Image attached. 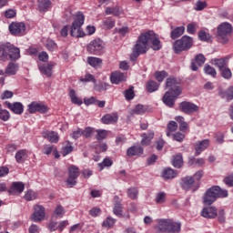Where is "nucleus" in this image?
<instances>
[{
	"instance_id": "62",
	"label": "nucleus",
	"mask_w": 233,
	"mask_h": 233,
	"mask_svg": "<svg viewBox=\"0 0 233 233\" xmlns=\"http://www.w3.org/2000/svg\"><path fill=\"white\" fill-rule=\"evenodd\" d=\"M54 214L56 216H58V218H63V216H65V208H63V206L58 205L56 206Z\"/></svg>"
},
{
	"instance_id": "59",
	"label": "nucleus",
	"mask_w": 233,
	"mask_h": 233,
	"mask_svg": "<svg viewBox=\"0 0 233 233\" xmlns=\"http://www.w3.org/2000/svg\"><path fill=\"white\" fill-rule=\"evenodd\" d=\"M198 37H199L200 41H206L207 43H208V41H210V39H211L210 34H208L205 31H200L198 33Z\"/></svg>"
},
{
	"instance_id": "16",
	"label": "nucleus",
	"mask_w": 233,
	"mask_h": 233,
	"mask_svg": "<svg viewBox=\"0 0 233 233\" xmlns=\"http://www.w3.org/2000/svg\"><path fill=\"white\" fill-rule=\"evenodd\" d=\"M5 105L13 112V114H16L17 116H21L23 112H25V106L21 102H15V103H10V102H5Z\"/></svg>"
},
{
	"instance_id": "28",
	"label": "nucleus",
	"mask_w": 233,
	"mask_h": 233,
	"mask_svg": "<svg viewBox=\"0 0 233 233\" xmlns=\"http://www.w3.org/2000/svg\"><path fill=\"white\" fill-rule=\"evenodd\" d=\"M141 154H143V147L139 146H133L129 147L127 151V155L130 157L134 156H141Z\"/></svg>"
},
{
	"instance_id": "60",
	"label": "nucleus",
	"mask_w": 233,
	"mask_h": 233,
	"mask_svg": "<svg viewBox=\"0 0 233 233\" xmlns=\"http://www.w3.org/2000/svg\"><path fill=\"white\" fill-rule=\"evenodd\" d=\"M96 139L98 141H103V139H106V136H107V132L106 130L105 129H98L96 130Z\"/></svg>"
},
{
	"instance_id": "47",
	"label": "nucleus",
	"mask_w": 233,
	"mask_h": 233,
	"mask_svg": "<svg viewBox=\"0 0 233 233\" xmlns=\"http://www.w3.org/2000/svg\"><path fill=\"white\" fill-rule=\"evenodd\" d=\"M46 48H47L49 52H55V50H57V44L52 39H47L46 42Z\"/></svg>"
},
{
	"instance_id": "2",
	"label": "nucleus",
	"mask_w": 233,
	"mask_h": 233,
	"mask_svg": "<svg viewBox=\"0 0 233 233\" xmlns=\"http://www.w3.org/2000/svg\"><path fill=\"white\" fill-rule=\"evenodd\" d=\"M21 57V50L10 43L0 44V61H17Z\"/></svg>"
},
{
	"instance_id": "61",
	"label": "nucleus",
	"mask_w": 233,
	"mask_h": 233,
	"mask_svg": "<svg viewBox=\"0 0 233 233\" xmlns=\"http://www.w3.org/2000/svg\"><path fill=\"white\" fill-rule=\"evenodd\" d=\"M54 150H56V146H54V145H45L44 146V154L46 156H50V154H52V152H54Z\"/></svg>"
},
{
	"instance_id": "27",
	"label": "nucleus",
	"mask_w": 233,
	"mask_h": 233,
	"mask_svg": "<svg viewBox=\"0 0 233 233\" xmlns=\"http://www.w3.org/2000/svg\"><path fill=\"white\" fill-rule=\"evenodd\" d=\"M141 137V145H143V147H148L150 145V141L154 139V131L144 133L142 134Z\"/></svg>"
},
{
	"instance_id": "43",
	"label": "nucleus",
	"mask_w": 233,
	"mask_h": 233,
	"mask_svg": "<svg viewBox=\"0 0 233 233\" xmlns=\"http://www.w3.org/2000/svg\"><path fill=\"white\" fill-rule=\"evenodd\" d=\"M0 119L2 121H8L10 119V112L3 108V106L0 104Z\"/></svg>"
},
{
	"instance_id": "13",
	"label": "nucleus",
	"mask_w": 233,
	"mask_h": 233,
	"mask_svg": "<svg viewBox=\"0 0 233 233\" xmlns=\"http://www.w3.org/2000/svg\"><path fill=\"white\" fill-rule=\"evenodd\" d=\"M26 31V25L23 22L12 23L9 25V32L12 35H23Z\"/></svg>"
},
{
	"instance_id": "51",
	"label": "nucleus",
	"mask_w": 233,
	"mask_h": 233,
	"mask_svg": "<svg viewBox=\"0 0 233 233\" xmlns=\"http://www.w3.org/2000/svg\"><path fill=\"white\" fill-rule=\"evenodd\" d=\"M167 136L170 137V132H176L177 130V123L176 121H170L167 125Z\"/></svg>"
},
{
	"instance_id": "64",
	"label": "nucleus",
	"mask_w": 233,
	"mask_h": 233,
	"mask_svg": "<svg viewBox=\"0 0 233 233\" xmlns=\"http://www.w3.org/2000/svg\"><path fill=\"white\" fill-rule=\"evenodd\" d=\"M224 183L228 186V187H233V174L229 175L228 177H226L224 178Z\"/></svg>"
},
{
	"instance_id": "24",
	"label": "nucleus",
	"mask_w": 233,
	"mask_h": 233,
	"mask_svg": "<svg viewBox=\"0 0 233 233\" xmlns=\"http://www.w3.org/2000/svg\"><path fill=\"white\" fill-rule=\"evenodd\" d=\"M115 207L113 208V212L116 216H123V205H121V199L119 197H114Z\"/></svg>"
},
{
	"instance_id": "38",
	"label": "nucleus",
	"mask_w": 233,
	"mask_h": 233,
	"mask_svg": "<svg viewBox=\"0 0 233 233\" xmlns=\"http://www.w3.org/2000/svg\"><path fill=\"white\" fill-rule=\"evenodd\" d=\"M124 97L127 101H132L136 97V93L134 92V86H130L128 89H126L124 92Z\"/></svg>"
},
{
	"instance_id": "22",
	"label": "nucleus",
	"mask_w": 233,
	"mask_h": 233,
	"mask_svg": "<svg viewBox=\"0 0 233 233\" xmlns=\"http://www.w3.org/2000/svg\"><path fill=\"white\" fill-rule=\"evenodd\" d=\"M110 79L113 85H119V83L127 80V76L121 72H115L111 74Z\"/></svg>"
},
{
	"instance_id": "57",
	"label": "nucleus",
	"mask_w": 233,
	"mask_h": 233,
	"mask_svg": "<svg viewBox=\"0 0 233 233\" xmlns=\"http://www.w3.org/2000/svg\"><path fill=\"white\" fill-rule=\"evenodd\" d=\"M74 151V147H72V143L67 142V145L62 148V156H68L71 152Z\"/></svg>"
},
{
	"instance_id": "12",
	"label": "nucleus",
	"mask_w": 233,
	"mask_h": 233,
	"mask_svg": "<svg viewBox=\"0 0 233 233\" xmlns=\"http://www.w3.org/2000/svg\"><path fill=\"white\" fill-rule=\"evenodd\" d=\"M27 110L29 114H35V112H40V114H46V112H48V106L34 101L27 106Z\"/></svg>"
},
{
	"instance_id": "55",
	"label": "nucleus",
	"mask_w": 233,
	"mask_h": 233,
	"mask_svg": "<svg viewBox=\"0 0 233 233\" xmlns=\"http://www.w3.org/2000/svg\"><path fill=\"white\" fill-rule=\"evenodd\" d=\"M116 224V219L108 217L104 222L102 223V227H105V228H112L114 225Z\"/></svg>"
},
{
	"instance_id": "7",
	"label": "nucleus",
	"mask_w": 233,
	"mask_h": 233,
	"mask_svg": "<svg viewBox=\"0 0 233 233\" xmlns=\"http://www.w3.org/2000/svg\"><path fill=\"white\" fill-rule=\"evenodd\" d=\"M194 45V39L188 35H184L180 39L175 41L173 48L175 54H181V52H187L190 50Z\"/></svg>"
},
{
	"instance_id": "1",
	"label": "nucleus",
	"mask_w": 233,
	"mask_h": 233,
	"mask_svg": "<svg viewBox=\"0 0 233 233\" xmlns=\"http://www.w3.org/2000/svg\"><path fill=\"white\" fill-rule=\"evenodd\" d=\"M166 88H168V91L165 93L162 101L167 106L173 108L176 99L181 96V86L176 77L170 76L166 81Z\"/></svg>"
},
{
	"instance_id": "54",
	"label": "nucleus",
	"mask_w": 233,
	"mask_h": 233,
	"mask_svg": "<svg viewBox=\"0 0 233 233\" xmlns=\"http://www.w3.org/2000/svg\"><path fill=\"white\" fill-rule=\"evenodd\" d=\"M220 72L224 79H230L232 77V71L228 66L220 69Z\"/></svg>"
},
{
	"instance_id": "53",
	"label": "nucleus",
	"mask_w": 233,
	"mask_h": 233,
	"mask_svg": "<svg viewBox=\"0 0 233 233\" xmlns=\"http://www.w3.org/2000/svg\"><path fill=\"white\" fill-rule=\"evenodd\" d=\"M68 171H69V177H76V179L77 177H79V167L76 166H71Z\"/></svg>"
},
{
	"instance_id": "5",
	"label": "nucleus",
	"mask_w": 233,
	"mask_h": 233,
	"mask_svg": "<svg viewBox=\"0 0 233 233\" xmlns=\"http://www.w3.org/2000/svg\"><path fill=\"white\" fill-rule=\"evenodd\" d=\"M228 191L221 189L218 186H214L207 190L204 196L203 203L205 205H212L218 198H228Z\"/></svg>"
},
{
	"instance_id": "58",
	"label": "nucleus",
	"mask_w": 233,
	"mask_h": 233,
	"mask_svg": "<svg viewBox=\"0 0 233 233\" xmlns=\"http://www.w3.org/2000/svg\"><path fill=\"white\" fill-rule=\"evenodd\" d=\"M137 194H139V191H137V188L136 187L127 189V196L130 198V199H137Z\"/></svg>"
},
{
	"instance_id": "49",
	"label": "nucleus",
	"mask_w": 233,
	"mask_h": 233,
	"mask_svg": "<svg viewBox=\"0 0 233 233\" xmlns=\"http://www.w3.org/2000/svg\"><path fill=\"white\" fill-rule=\"evenodd\" d=\"M155 77L158 83H162L165 77H168V73H167V71H157L155 73Z\"/></svg>"
},
{
	"instance_id": "25",
	"label": "nucleus",
	"mask_w": 233,
	"mask_h": 233,
	"mask_svg": "<svg viewBox=\"0 0 233 233\" xmlns=\"http://www.w3.org/2000/svg\"><path fill=\"white\" fill-rule=\"evenodd\" d=\"M214 66H217L218 70H223V68H227V65H228V58H216L211 61Z\"/></svg>"
},
{
	"instance_id": "19",
	"label": "nucleus",
	"mask_w": 233,
	"mask_h": 233,
	"mask_svg": "<svg viewBox=\"0 0 233 233\" xmlns=\"http://www.w3.org/2000/svg\"><path fill=\"white\" fill-rule=\"evenodd\" d=\"M210 146V140L204 139L202 141H198L195 144V150H196V156H199L201 152L204 150H207L208 147Z\"/></svg>"
},
{
	"instance_id": "31",
	"label": "nucleus",
	"mask_w": 233,
	"mask_h": 233,
	"mask_svg": "<svg viewBox=\"0 0 233 233\" xmlns=\"http://www.w3.org/2000/svg\"><path fill=\"white\" fill-rule=\"evenodd\" d=\"M194 187V177H186L182 179V187L185 190H188Z\"/></svg>"
},
{
	"instance_id": "35",
	"label": "nucleus",
	"mask_w": 233,
	"mask_h": 233,
	"mask_svg": "<svg viewBox=\"0 0 233 233\" xmlns=\"http://www.w3.org/2000/svg\"><path fill=\"white\" fill-rule=\"evenodd\" d=\"M183 34H185V26L176 27L171 31V39H177V37H181Z\"/></svg>"
},
{
	"instance_id": "9",
	"label": "nucleus",
	"mask_w": 233,
	"mask_h": 233,
	"mask_svg": "<svg viewBox=\"0 0 233 233\" xmlns=\"http://www.w3.org/2000/svg\"><path fill=\"white\" fill-rule=\"evenodd\" d=\"M33 214L31 215V221L35 223H39L45 219V216L46 214V210L43 205L35 204L33 208Z\"/></svg>"
},
{
	"instance_id": "46",
	"label": "nucleus",
	"mask_w": 233,
	"mask_h": 233,
	"mask_svg": "<svg viewBox=\"0 0 233 233\" xmlns=\"http://www.w3.org/2000/svg\"><path fill=\"white\" fill-rule=\"evenodd\" d=\"M204 72L208 76H211V77H216V76H218V72H216V68L212 67L210 65H207L204 66Z\"/></svg>"
},
{
	"instance_id": "29",
	"label": "nucleus",
	"mask_w": 233,
	"mask_h": 233,
	"mask_svg": "<svg viewBox=\"0 0 233 233\" xmlns=\"http://www.w3.org/2000/svg\"><path fill=\"white\" fill-rule=\"evenodd\" d=\"M52 2L50 0H37V10L39 12H46L50 8Z\"/></svg>"
},
{
	"instance_id": "6",
	"label": "nucleus",
	"mask_w": 233,
	"mask_h": 233,
	"mask_svg": "<svg viewBox=\"0 0 233 233\" xmlns=\"http://www.w3.org/2000/svg\"><path fill=\"white\" fill-rule=\"evenodd\" d=\"M74 22L72 23L71 25V31H70V35L72 37H85V33L83 32V29L81 26L85 25V15L83 13L78 12L74 18Z\"/></svg>"
},
{
	"instance_id": "32",
	"label": "nucleus",
	"mask_w": 233,
	"mask_h": 233,
	"mask_svg": "<svg viewBox=\"0 0 233 233\" xmlns=\"http://www.w3.org/2000/svg\"><path fill=\"white\" fill-rule=\"evenodd\" d=\"M222 99H227V101H232L233 99V86H229L227 91H221L219 93Z\"/></svg>"
},
{
	"instance_id": "40",
	"label": "nucleus",
	"mask_w": 233,
	"mask_h": 233,
	"mask_svg": "<svg viewBox=\"0 0 233 233\" xmlns=\"http://www.w3.org/2000/svg\"><path fill=\"white\" fill-rule=\"evenodd\" d=\"M217 218L218 223H220L221 225H225V223H227V213L225 212V209L220 208L218 211Z\"/></svg>"
},
{
	"instance_id": "63",
	"label": "nucleus",
	"mask_w": 233,
	"mask_h": 233,
	"mask_svg": "<svg viewBox=\"0 0 233 233\" xmlns=\"http://www.w3.org/2000/svg\"><path fill=\"white\" fill-rule=\"evenodd\" d=\"M92 134H94V129L92 127H86L85 130H82V136H84V137H92Z\"/></svg>"
},
{
	"instance_id": "45",
	"label": "nucleus",
	"mask_w": 233,
	"mask_h": 233,
	"mask_svg": "<svg viewBox=\"0 0 233 233\" xmlns=\"http://www.w3.org/2000/svg\"><path fill=\"white\" fill-rule=\"evenodd\" d=\"M157 88H159V84H157L156 81H149L147 85V90L150 94H152V92H156Z\"/></svg>"
},
{
	"instance_id": "34",
	"label": "nucleus",
	"mask_w": 233,
	"mask_h": 233,
	"mask_svg": "<svg viewBox=\"0 0 233 233\" xmlns=\"http://www.w3.org/2000/svg\"><path fill=\"white\" fill-rule=\"evenodd\" d=\"M87 63L90 66H93V68H97V66L102 65L103 60L96 56H89L87 57Z\"/></svg>"
},
{
	"instance_id": "11",
	"label": "nucleus",
	"mask_w": 233,
	"mask_h": 233,
	"mask_svg": "<svg viewBox=\"0 0 233 233\" xmlns=\"http://www.w3.org/2000/svg\"><path fill=\"white\" fill-rule=\"evenodd\" d=\"M146 35L147 38V45L151 44V48L154 50H161V41L157 35L154 33V31H147L146 32Z\"/></svg>"
},
{
	"instance_id": "56",
	"label": "nucleus",
	"mask_w": 233,
	"mask_h": 233,
	"mask_svg": "<svg viewBox=\"0 0 233 233\" xmlns=\"http://www.w3.org/2000/svg\"><path fill=\"white\" fill-rule=\"evenodd\" d=\"M208 5L205 1L198 0L196 3L195 10L197 12H201L202 10H205Z\"/></svg>"
},
{
	"instance_id": "17",
	"label": "nucleus",
	"mask_w": 233,
	"mask_h": 233,
	"mask_svg": "<svg viewBox=\"0 0 233 233\" xmlns=\"http://www.w3.org/2000/svg\"><path fill=\"white\" fill-rule=\"evenodd\" d=\"M25 190V184L23 182H13L8 194L14 196L15 194H21Z\"/></svg>"
},
{
	"instance_id": "41",
	"label": "nucleus",
	"mask_w": 233,
	"mask_h": 233,
	"mask_svg": "<svg viewBox=\"0 0 233 233\" xmlns=\"http://www.w3.org/2000/svg\"><path fill=\"white\" fill-rule=\"evenodd\" d=\"M176 121H177V123H179V130L181 132H185V130H187L188 128V124L187 122H185V117L177 116Z\"/></svg>"
},
{
	"instance_id": "21",
	"label": "nucleus",
	"mask_w": 233,
	"mask_h": 233,
	"mask_svg": "<svg viewBox=\"0 0 233 233\" xmlns=\"http://www.w3.org/2000/svg\"><path fill=\"white\" fill-rule=\"evenodd\" d=\"M44 139H47L50 143H57L59 141V136L55 131H44L42 133Z\"/></svg>"
},
{
	"instance_id": "39",
	"label": "nucleus",
	"mask_w": 233,
	"mask_h": 233,
	"mask_svg": "<svg viewBox=\"0 0 233 233\" xmlns=\"http://www.w3.org/2000/svg\"><path fill=\"white\" fill-rule=\"evenodd\" d=\"M69 97H70L72 103H74V105H78L79 106H80V105H83V100L79 99V97H77V96H76V91L74 89H70Z\"/></svg>"
},
{
	"instance_id": "4",
	"label": "nucleus",
	"mask_w": 233,
	"mask_h": 233,
	"mask_svg": "<svg viewBox=\"0 0 233 233\" xmlns=\"http://www.w3.org/2000/svg\"><path fill=\"white\" fill-rule=\"evenodd\" d=\"M147 52H148V39L147 38V33H142L133 46L130 60L137 61L141 54H147Z\"/></svg>"
},
{
	"instance_id": "37",
	"label": "nucleus",
	"mask_w": 233,
	"mask_h": 233,
	"mask_svg": "<svg viewBox=\"0 0 233 233\" xmlns=\"http://www.w3.org/2000/svg\"><path fill=\"white\" fill-rule=\"evenodd\" d=\"M173 167L175 168H181L183 167V155L178 154L173 157Z\"/></svg>"
},
{
	"instance_id": "42",
	"label": "nucleus",
	"mask_w": 233,
	"mask_h": 233,
	"mask_svg": "<svg viewBox=\"0 0 233 233\" xmlns=\"http://www.w3.org/2000/svg\"><path fill=\"white\" fill-rule=\"evenodd\" d=\"M156 204L157 205H163L165 201H167V194L165 192H160L156 195Z\"/></svg>"
},
{
	"instance_id": "26",
	"label": "nucleus",
	"mask_w": 233,
	"mask_h": 233,
	"mask_svg": "<svg viewBox=\"0 0 233 233\" xmlns=\"http://www.w3.org/2000/svg\"><path fill=\"white\" fill-rule=\"evenodd\" d=\"M17 70H19V65L10 62L5 70V74L7 76H15V74H17Z\"/></svg>"
},
{
	"instance_id": "14",
	"label": "nucleus",
	"mask_w": 233,
	"mask_h": 233,
	"mask_svg": "<svg viewBox=\"0 0 233 233\" xmlns=\"http://www.w3.org/2000/svg\"><path fill=\"white\" fill-rule=\"evenodd\" d=\"M179 110L184 112V114H194V112H198V110H199V107L190 102H181L179 104Z\"/></svg>"
},
{
	"instance_id": "44",
	"label": "nucleus",
	"mask_w": 233,
	"mask_h": 233,
	"mask_svg": "<svg viewBox=\"0 0 233 233\" xmlns=\"http://www.w3.org/2000/svg\"><path fill=\"white\" fill-rule=\"evenodd\" d=\"M106 14L107 15H110L113 14V15H116L117 17L121 15V11H120L119 7H117V6H116V7H106Z\"/></svg>"
},
{
	"instance_id": "50",
	"label": "nucleus",
	"mask_w": 233,
	"mask_h": 233,
	"mask_svg": "<svg viewBox=\"0 0 233 233\" xmlns=\"http://www.w3.org/2000/svg\"><path fill=\"white\" fill-rule=\"evenodd\" d=\"M103 26L106 30H112L116 26V21L112 20V18H107L103 22Z\"/></svg>"
},
{
	"instance_id": "3",
	"label": "nucleus",
	"mask_w": 233,
	"mask_h": 233,
	"mask_svg": "<svg viewBox=\"0 0 233 233\" xmlns=\"http://www.w3.org/2000/svg\"><path fill=\"white\" fill-rule=\"evenodd\" d=\"M155 227L160 233H179L181 232V222H176L170 218H158Z\"/></svg>"
},
{
	"instance_id": "48",
	"label": "nucleus",
	"mask_w": 233,
	"mask_h": 233,
	"mask_svg": "<svg viewBox=\"0 0 233 233\" xmlns=\"http://www.w3.org/2000/svg\"><path fill=\"white\" fill-rule=\"evenodd\" d=\"M112 165H114V161H112V159L109 157H106L101 163L98 164V167L100 170H103L106 167H112Z\"/></svg>"
},
{
	"instance_id": "30",
	"label": "nucleus",
	"mask_w": 233,
	"mask_h": 233,
	"mask_svg": "<svg viewBox=\"0 0 233 233\" xmlns=\"http://www.w3.org/2000/svg\"><path fill=\"white\" fill-rule=\"evenodd\" d=\"M176 176H177V171L170 167H166L162 172V177L165 179H174Z\"/></svg>"
},
{
	"instance_id": "23",
	"label": "nucleus",
	"mask_w": 233,
	"mask_h": 233,
	"mask_svg": "<svg viewBox=\"0 0 233 233\" xmlns=\"http://www.w3.org/2000/svg\"><path fill=\"white\" fill-rule=\"evenodd\" d=\"M53 68H54V64L52 62L39 66V70L41 74H43L44 76H46V77H52Z\"/></svg>"
},
{
	"instance_id": "8",
	"label": "nucleus",
	"mask_w": 233,
	"mask_h": 233,
	"mask_svg": "<svg viewBox=\"0 0 233 233\" xmlns=\"http://www.w3.org/2000/svg\"><path fill=\"white\" fill-rule=\"evenodd\" d=\"M232 34V25L228 23H223L218 27V39L222 45L228 43V36Z\"/></svg>"
},
{
	"instance_id": "20",
	"label": "nucleus",
	"mask_w": 233,
	"mask_h": 233,
	"mask_svg": "<svg viewBox=\"0 0 233 233\" xmlns=\"http://www.w3.org/2000/svg\"><path fill=\"white\" fill-rule=\"evenodd\" d=\"M118 119L119 116L117 113L106 114L102 117V123H104V125H112L117 123Z\"/></svg>"
},
{
	"instance_id": "10",
	"label": "nucleus",
	"mask_w": 233,
	"mask_h": 233,
	"mask_svg": "<svg viewBox=\"0 0 233 233\" xmlns=\"http://www.w3.org/2000/svg\"><path fill=\"white\" fill-rule=\"evenodd\" d=\"M105 48V43L101 39H95L92 40L87 45V52H90V54H94L95 56H97V54H101V50Z\"/></svg>"
},
{
	"instance_id": "33",
	"label": "nucleus",
	"mask_w": 233,
	"mask_h": 233,
	"mask_svg": "<svg viewBox=\"0 0 233 233\" xmlns=\"http://www.w3.org/2000/svg\"><path fill=\"white\" fill-rule=\"evenodd\" d=\"M16 163H25V160L26 157H28V155L26 154L25 149H22L16 152L15 156Z\"/></svg>"
},
{
	"instance_id": "52",
	"label": "nucleus",
	"mask_w": 233,
	"mask_h": 233,
	"mask_svg": "<svg viewBox=\"0 0 233 233\" xmlns=\"http://www.w3.org/2000/svg\"><path fill=\"white\" fill-rule=\"evenodd\" d=\"M24 198L26 201H34V199H37V193L33 190H27Z\"/></svg>"
},
{
	"instance_id": "18",
	"label": "nucleus",
	"mask_w": 233,
	"mask_h": 233,
	"mask_svg": "<svg viewBox=\"0 0 233 233\" xmlns=\"http://www.w3.org/2000/svg\"><path fill=\"white\" fill-rule=\"evenodd\" d=\"M205 61L206 58L203 54L197 55L195 61L191 63V70H193V72H198L199 66H203V65H205Z\"/></svg>"
},
{
	"instance_id": "15",
	"label": "nucleus",
	"mask_w": 233,
	"mask_h": 233,
	"mask_svg": "<svg viewBox=\"0 0 233 233\" xmlns=\"http://www.w3.org/2000/svg\"><path fill=\"white\" fill-rule=\"evenodd\" d=\"M201 216L206 219H216L218 218V208L214 206L204 208L201 211Z\"/></svg>"
},
{
	"instance_id": "36",
	"label": "nucleus",
	"mask_w": 233,
	"mask_h": 233,
	"mask_svg": "<svg viewBox=\"0 0 233 233\" xmlns=\"http://www.w3.org/2000/svg\"><path fill=\"white\" fill-rule=\"evenodd\" d=\"M147 112V107L145 106L138 104L135 106V108L131 111V116H143Z\"/></svg>"
}]
</instances>
